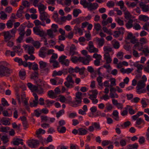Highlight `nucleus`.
I'll return each mask as SVG.
<instances>
[{"instance_id":"9d476101","label":"nucleus","mask_w":149,"mask_h":149,"mask_svg":"<svg viewBox=\"0 0 149 149\" xmlns=\"http://www.w3.org/2000/svg\"><path fill=\"white\" fill-rule=\"evenodd\" d=\"M89 93H91V94H89V98L91 100H93V99L96 98L97 97L98 94V91L96 90H91L89 91Z\"/></svg>"},{"instance_id":"a878e982","label":"nucleus","mask_w":149,"mask_h":149,"mask_svg":"<svg viewBox=\"0 0 149 149\" xmlns=\"http://www.w3.org/2000/svg\"><path fill=\"white\" fill-rule=\"evenodd\" d=\"M104 58L106 61V63H111L112 59L111 58L109 54H104Z\"/></svg>"},{"instance_id":"412c9836","label":"nucleus","mask_w":149,"mask_h":149,"mask_svg":"<svg viewBox=\"0 0 149 149\" xmlns=\"http://www.w3.org/2000/svg\"><path fill=\"white\" fill-rule=\"evenodd\" d=\"M40 15V19L44 22L48 16V14L45 12L41 13Z\"/></svg>"},{"instance_id":"8fccbe9b","label":"nucleus","mask_w":149,"mask_h":149,"mask_svg":"<svg viewBox=\"0 0 149 149\" xmlns=\"http://www.w3.org/2000/svg\"><path fill=\"white\" fill-rule=\"evenodd\" d=\"M63 74L62 71H59L57 72L56 70H54L52 74L53 77H55V76L58 75L61 76Z\"/></svg>"},{"instance_id":"393cba45","label":"nucleus","mask_w":149,"mask_h":149,"mask_svg":"<svg viewBox=\"0 0 149 149\" xmlns=\"http://www.w3.org/2000/svg\"><path fill=\"white\" fill-rule=\"evenodd\" d=\"M79 25L76 24L74 27L73 31H75V33L76 34L77 32L80 33H82V30L79 28Z\"/></svg>"},{"instance_id":"423d86ee","label":"nucleus","mask_w":149,"mask_h":149,"mask_svg":"<svg viewBox=\"0 0 149 149\" xmlns=\"http://www.w3.org/2000/svg\"><path fill=\"white\" fill-rule=\"evenodd\" d=\"M98 6V4L97 3H92L91 2H88V5L86 7L89 10L92 11L93 10L97 9Z\"/></svg>"},{"instance_id":"4d7b16f0","label":"nucleus","mask_w":149,"mask_h":149,"mask_svg":"<svg viewBox=\"0 0 149 149\" xmlns=\"http://www.w3.org/2000/svg\"><path fill=\"white\" fill-rule=\"evenodd\" d=\"M105 109H107L109 111L111 110L113 108L112 104L109 102H108L106 104Z\"/></svg>"},{"instance_id":"bf43d9fd","label":"nucleus","mask_w":149,"mask_h":149,"mask_svg":"<svg viewBox=\"0 0 149 149\" xmlns=\"http://www.w3.org/2000/svg\"><path fill=\"white\" fill-rule=\"evenodd\" d=\"M80 3L84 7L86 8L87 6L88 3L87 2L86 0H81L80 1Z\"/></svg>"},{"instance_id":"2eb2a0df","label":"nucleus","mask_w":149,"mask_h":149,"mask_svg":"<svg viewBox=\"0 0 149 149\" xmlns=\"http://www.w3.org/2000/svg\"><path fill=\"white\" fill-rule=\"evenodd\" d=\"M25 26L21 25L18 28V30L19 32V36L24 37L25 34Z\"/></svg>"},{"instance_id":"5701e85b","label":"nucleus","mask_w":149,"mask_h":149,"mask_svg":"<svg viewBox=\"0 0 149 149\" xmlns=\"http://www.w3.org/2000/svg\"><path fill=\"white\" fill-rule=\"evenodd\" d=\"M23 140L21 139H17L16 140L12 141L11 142V144H13L14 145L18 146L19 144L22 145L23 144V143L22 142H20V141H22Z\"/></svg>"},{"instance_id":"c756f323","label":"nucleus","mask_w":149,"mask_h":149,"mask_svg":"<svg viewBox=\"0 0 149 149\" xmlns=\"http://www.w3.org/2000/svg\"><path fill=\"white\" fill-rule=\"evenodd\" d=\"M139 19L141 21H143L146 22L148 21L149 18L147 16L141 15L139 16Z\"/></svg>"},{"instance_id":"dca6fc26","label":"nucleus","mask_w":149,"mask_h":149,"mask_svg":"<svg viewBox=\"0 0 149 149\" xmlns=\"http://www.w3.org/2000/svg\"><path fill=\"white\" fill-rule=\"evenodd\" d=\"M134 66L137 68L136 71L138 73L141 72V71L143 68V66L141 64H139L137 63H135L134 64Z\"/></svg>"},{"instance_id":"774afa93","label":"nucleus","mask_w":149,"mask_h":149,"mask_svg":"<svg viewBox=\"0 0 149 149\" xmlns=\"http://www.w3.org/2000/svg\"><path fill=\"white\" fill-rule=\"evenodd\" d=\"M92 125L94 126V127L96 130H100V126L99 123L96 122L93 123Z\"/></svg>"},{"instance_id":"7c9ffc66","label":"nucleus","mask_w":149,"mask_h":149,"mask_svg":"<svg viewBox=\"0 0 149 149\" xmlns=\"http://www.w3.org/2000/svg\"><path fill=\"white\" fill-rule=\"evenodd\" d=\"M39 74L38 71H34L32 72L31 75V79L34 80H36L38 78Z\"/></svg>"},{"instance_id":"680f3d73","label":"nucleus","mask_w":149,"mask_h":149,"mask_svg":"<svg viewBox=\"0 0 149 149\" xmlns=\"http://www.w3.org/2000/svg\"><path fill=\"white\" fill-rule=\"evenodd\" d=\"M115 3L112 1H108L107 3V6L109 8L113 7Z\"/></svg>"},{"instance_id":"58836bf2","label":"nucleus","mask_w":149,"mask_h":149,"mask_svg":"<svg viewBox=\"0 0 149 149\" xmlns=\"http://www.w3.org/2000/svg\"><path fill=\"white\" fill-rule=\"evenodd\" d=\"M103 77L99 76L96 79L97 81V82L99 85L100 86H102L103 85V83H102V79Z\"/></svg>"},{"instance_id":"864d4df0","label":"nucleus","mask_w":149,"mask_h":149,"mask_svg":"<svg viewBox=\"0 0 149 149\" xmlns=\"http://www.w3.org/2000/svg\"><path fill=\"white\" fill-rule=\"evenodd\" d=\"M133 28L136 30H139L141 29V27L139 24L135 23L133 25Z\"/></svg>"},{"instance_id":"f8f14e48","label":"nucleus","mask_w":149,"mask_h":149,"mask_svg":"<svg viewBox=\"0 0 149 149\" xmlns=\"http://www.w3.org/2000/svg\"><path fill=\"white\" fill-rule=\"evenodd\" d=\"M22 101L24 103V106L26 108L28 107V100L26 98V95L24 93H22L21 95Z\"/></svg>"},{"instance_id":"e433bc0d","label":"nucleus","mask_w":149,"mask_h":149,"mask_svg":"<svg viewBox=\"0 0 149 149\" xmlns=\"http://www.w3.org/2000/svg\"><path fill=\"white\" fill-rule=\"evenodd\" d=\"M81 10L79 9H74L73 10V14L74 17H77L79 13H81Z\"/></svg>"},{"instance_id":"49530a36","label":"nucleus","mask_w":149,"mask_h":149,"mask_svg":"<svg viewBox=\"0 0 149 149\" xmlns=\"http://www.w3.org/2000/svg\"><path fill=\"white\" fill-rule=\"evenodd\" d=\"M64 46L63 44H61L60 46L56 45L55 48L60 51H63L64 50Z\"/></svg>"},{"instance_id":"c85d7f7f","label":"nucleus","mask_w":149,"mask_h":149,"mask_svg":"<svg viewBox=\"0 0 149 149\" xmlns=\"http://www.w3.org/2000/svg\"><path fill=\"white\" fill-rule=\"evenodd\" d=\"M103 49L105 52L104 54H109V52L112 51L111 48L109 46H104L103 47Z\"/></svg>"},{"instance_id":"f03ea898","label":"nucleus","mask_w":149,"mask_h":149,"mask_svg":"<svg viewBox=\"0 0 149 149\" xmlns=\"http://www.w3.org/2000/svg\"><path fill=\"white\" fill-rule=\"evenodd\" d=\"M28 146L32 148H35L39 145V141L37 140L32 139L27 142Z\"/></svg>"},{"instance_id":"9b49d317","label":"nucleus","mask_w":149,"mask_h":149,"mask_svg":"<svg viewBox=\"0 0 149 149\" xmlns=\"http://www.w3.org/2000/svg\"><path fill=\"white\" fill-rule=\"evenodd\" d=\"M79 67L76 66L74 68H70L68 69V72L74 77L76 76V75L75 74H74V72L78 73L79 71Z\"/></svg>"},{"instance_id":"37998d69","label":"nucleus","mask_w":149,"mask_h":149,"mask_svg":"<svg viewBox=\"0 0 149 149\" xmlns=\"http://www.w3.org/2000/svg\"><path fill=\"white\" fill-rule=\"evenodd\" d=\"M140 43L143 45V44H147L148 42L147 39L145 38H141L139 40Z\"/></svg>"},{"instance_id":"338daca9","label":"nucleus","mask_w":149,"mask_h":149,"mask_svg":"<svg viewBox=\"0 0 149 149\" xmlns=\"http://www.w3.org/2000/svg\"><path fill=\"white\" fill-rule=\"evenodd\" d=\"M50 63H52V65L54 68H57L59 67L58 63L56 61H51Z\"/></svg>"},{"instance_id":"4c0bfd02","label":"nucleus","mask_w":149,"mask_h":149,"mask_svg":"<svg viewBox=\"0 0 149 149\" xmlns=\"http://www.w3.org/2000/svg\"><path fill=\"white\" fill-rule=\"evenodd\" d=\"M30 55V56H29L27 55H25L24 56V57L26 61L28 59L33 60L35 59V57L34 55H32V54Z\"/></svg>"},{"instance_id":"6ab92c4d","label":"nucleus","mask_w":149,"mask_h":149,"mask_svg":"<svg viewBox=\"0 0 149 149\" xmlns=\"http://www.w3.org/2000/svg\"><path fill=\"white\" fill-rule=\"evenodd\" d=\"M76 47L74 45H72L70 47L69 55L71 56L75 55L76 52L75 51Z\"/></svg>"},{"instance_id":"79ce46f5","label":"nucleus","mask_w":149,"mask_h":149,"mask_svg":"<svg viewBox=\"0 0 149 149\" xmlns=\"http://www.w3.org/2000/svg\"><path fill=\"white\" fill-rule=\"evenodd\" d=\"M53 33L54 32L51 31V30L49 29L47 30V34L51 38H54L55 36Z\"/></svg>"},{"instance_id":"b1692460","label":"nucleus","mask_w":149,"mask_h":149,"mask_svg":"<svg viewBox=\"0 0 149 149\" xmlns=\"http://www.w3.org/2000/svg\"><path fill=\"white\" fill-rule=\"evenodd\" d=\"M133 20L131 19H130L125 24V25L127 29H129L133 27Z\"/></svg>"},{"instance_id":"603ef678","label":"nucleus","mask_w":149,"mask_h":149,"mask_svg":"<svg viewBox=\"0 0 149 149\" xmlns=\"http://www.w3.org/2000/svg\"><path fill=\"white\" fill-rule=\"evenodd\" d=\"M40 67V68H44L46 67L47 65V64L46 62L42 61H40L39 62Z\"/></svg>"},{"instance_id":"f704fd0d","label":"nucleus","mask_w":149,"mask_h":149,"mask_svg":"<svg viewBox=\"0 0 149 149\" xmlns=\"http://www.w3.org/2000/svg\"><path fill=\"white\" fill-rule=\"evenodd\" d=\"M74 83H72L68 81H65L64 83V84L67 88H72L74 87Z\"/></svg>"},{"instance_id":"69168bd1","label":"nucleus","mask_w":149,"mask_h":149,"mask_svg":"<svg viewBox=\"0 0 149 149\" xmlns=\"http://www.w3.org/2000/svg\"><path fill=\"white\" fill-rule=\"evenodd\" d=\"M115 21L120 25L123 26L124 25L123 21L121 20L119 18L116 19Z\"/></svg>"},{"instance_id":"09e8293b","label":"nucleus","mask_w":149,"mask_h":149,"mask_svg":"<svg viewBox=\"0 0 149 149\" xmlns=\"http://www.w3.org/2000/svg\"><path fill=\"white\" fill-rule=\"evenodd\" d=\"M47 53L44 51H40L39 52V56L40 57L45 58L46 55Z\"/></svg>"},{"instance_id":"2f4dec72","label":"nucleus","mask_w":149,"mask_h":149,"mask_svg":"<svg viewBox=\"0 0 149 149\" xmlns=\"http://www.w3.org/2000/svg\"><path fill=\"white\" fill-rule=\"evenodd\" d=\"M138 147V144L137 143H135L133 144H129L127 147L129 149H137Z\"/></svg>"},{"instance_id":"0eeeda50","label":"nucleus","mask_w":149,"mask_h":149,"mask_svg":"<svg viewBox=\"0 0 149 149\" xmlns=\"http://www.w3.org/2000/svg\"><path fill=\"white\" fill-rule=\"evenodd\" d=\"M82 102V99L75 98V100L71 102V106L72 107H77L81 105Z\"/></svg>"},{"instance_id":"3c124183","label":"nucleus","mask_w":149,"mask_h":149,"mask_svg":"<svg viewBox=\"0 0 149 149\" xmlns=\"http://www.w3.org/2000/svg\"><path fill=\"white\" fill-rule=\"evenodd\" d=\"M32 44L36 48L38 49L40 46V44L38 41H34L32 42Z\"/></svg>"},{"instance_id":"20e7f679","label":"nucleus","mask_w":149,"mask_h":149,"mask_svg":"<svg viewBox=\"0 0 149 149\" xmlns=\"http://www.w3.org/2000/svg\"><path fill=\"white\" fill-rule=\"evenodd\" d=\"M86 58L80 57V61L82 62L85 65H88L90 61L91 60V57L90 55H88L86 57Z\"/></svg>"},{"instance_id":"a19ab883","label":"nucleus","mask_w":149,"mask_h":149,"mask_svg":"<svg viewBox=\"0 0 149 149\" xmlns=\"http://www.w3.org/2000/svg\"><path fill=\"white\" fill-rule=\"evenodd\" d=\"M101 26L99 23L95 24L94 25V29H95L97 31L101 30Z\"/></svg>"},{"instance_id":"4be33fe9","label":"nucleus","mask_w":149,"mask_h":149,"mask_svg":"<svg viewBox=\"0 0 149 149\" xmlns=\"http://www.w3.org/2000/svg\"><path fill=\"white\" fill-rule=\"evenodd\" d=\"M136 93L140 94L142 93H144L146 92V89L143 88L138 87L136 86Z\"/></svg>"},{"instance_id":"4468645a","label":"nucleus","mask_w":149,"mask_h":149,"mask_svg":"<svg viewBox=\"0 0 149 149\" xmlns=\"http://www.w3.org/2000/svg\"><path fill=\"white\" fill-rule=\"evenodd\" d=\"M45 132V130L40 128L38 130H37L36 132V134L37 135L38 138L41 141H42V137L40 134H44Z\"/></svg>"},{"instance_id":"13d9d810","label":"nucleus","mask_w":149,"mask_h":149,"mask_svg":"<svg viewBox=\"0 0 149 149\" xmlns=\"http://www.w3.org/2000/svg\"><path fill=\"white\" fill-rule=\"evenodd\" d=\"M67 81H66L70 82L72 83H74V81L72 79L71 76L70 75H68L66 78Z\"/></svg>"},{"instance_id":"de8ad7c7","label":"nucleus","mask_w":149,"mask_h":149,"mask_svg":"<svg viewBox=\"0 0 149 149\" xmlns=\"http://www.w3.org/2000/svg\"><path fill=\"white\" fill-rule=\"evenodd\" d=\"M48 95L50 98L55 97V93L52 90H50L48 92Z\"/></svg>"},{"instance_id":"6e6d98bb","label":"nucleus","mask_w":149,"mask_h":149,"mask_svg":"<svg viewBox=\"0 0 149 149\" xmlns=\"http://www.w3.org/2000/svg\"><path fill=\"white\" fill-rule=\"evenodd\" d=\"M1 16L0 18L2 19H5L7 18V15L3 11H1L0 12Z\"/></svg>"},{"instance_id":"ddd939ff","label":"nucleus","mask_w":149,"mask_h":149,"mask_svg":"<svg viewBox=\"0 0 149 149\" xmlns=\"http://www.w3.org/2000/svg\"><path fill=\"white\" fill-rule=\"evenodd\" d=\"M143 45L139 42H136L132 47V49H137L139 51H142L143 48Z\"/></svg>"},{"instance_id":"f257e3e1","label":"nucleus","mask_w":149,"mask_h":149,"mask_svg":"<svg viewBox=\"0 0 149 149\" xmlns=\"http://www.w3.org/2000/svg\"><path fill=\"white\" fill-rule=\"evenodd\" d=\"M9 63L6 61H0V74L2 76H8L9 70L8 66Z\"/></svg>"},{"instance_id":"c9c22d12","label":"nucleus","mask_w":149,"mask_h":149,"mask_svg":"<svg viewBox=\"0 0 149 149\" xmlns=\"http://www.w3.org/2000/svg\"><path fill=\"white\" fill-rule=\"evenodd\" d=\"M58 28V26L57 25L55 24H53L52 25V28L49 29L54 33H56L57 31V29Z\"/></svg>"},{"instance_id":"7ed1b4c3","label":"nucleus","mask_w":149,"mask_h":149,"mask_svg":"<svg viewBox=\"0 0 149 149\" xmlns=\"http://www.w3.org/2000/svg\"><path fill=\"white\" fill-rule=\"evenodd\" d=\"M88 45L89 47L88 51L89 52L91 53L98 52L99 51L98 49L94 47L92 42L91 41L89 42Z\"/></svg>"},{"instance_id":"aec40b11","label":"nucleus","mask_w":149,"mask_h":149,"mask_svg":"<svg viewBox=\"0 0 149 149\" xmlns=\"http://www.w3.org/2000/svg\"><path fill=\"white\" fill-rule=\"evenodd\" d=\"M19 76L21 79L24 80L26 77V72L24 70H21L19 72Z\"/></svg>"},{"instance_id":"cd10ccee","label":"nucleus","mask_w":149,"mask_h":149,"mask_svg":"<svg viewBox=\"0 0 149 149\" xmlns=\"http://www.w3.org/2000/svg\"><path fill=\"white\" fill-rule=\"evenodd\" d=\"M79 135H84L87 134V131L83 128H79L78 129Z\"/></svg>"},{"instance_id":"473e14b6","label":"nucleus","mask_w":149,"mask_h":149,"mask_svg":"<svg viewBox=\"0 0 149 149\" xmlns=\"http://www.w3.org/2000/svg\"><path fill=\"white\" fill-rule=\"evenodd\" d=\"M113 116V118L116 121H118L119 119L118 113L117 110H114L112 113Z\"/></svg>"},{"instance_id":"ea45409f","label":"nucleus","mask_w":149,"mask_h":149,"mask_svg":"<svg viewBox=\"0 0 149 149\" xmlns=\"http://www.w3.org/2000/svg\"><path fill=\"white\" fill-rule=\"evenodd\" d=\"M146 86V84L143 80L139 81L137 84V86L144 88Z\"/></svg>"},{"instance_id":"5fc2aeb1","label":"nucleus","mask_w":149,"mask_h":149,"mask_svg":"<svg viewBox=\"0 0 149 149\" xmlns=\"http://www.w3.org/2000/svg\"><path fill=\"white\" fill-rule=\"evenodd\" d=\"M17 29L14 28L11 31V33L12 34V35H11L10 34V39L11 38V37H12L14 38L15 37V34L16 32Z\"/></svg>"},{"instance_id":"39448f33","label":"nucleus","mask_w":149,"mask_h":149,"mask_svg":"<svg viewBox=\"0 0 149 149\" xmlns=\"http://www.w3.org/2000/svg\"><path fill=\"white\" fill-rule=\"evenodd\" d=\"M33 95L34 97V100H33V102H31L30 103V106L31 107H36L39 103L38 101V96L35 93H33Z\"/></svg>"},{"instance_id":"bb28decb","label":"nucleus","mask_w":149,"mask_h":149,"mask_svg":"<svg viewBox=\"0 0 149 149\" xmlns=\"http://www.w3.org/2000/svg\"><path fill=\"white\" fill-rule=\"evenodd\" d=\"M57 130L59 133H63L65 132L66 129L64 126H57Z\"/></svg>"},{"instance_id":"1a4fd4ad","label":"nucleus","mask_w":149,"mask_h":149,"mask_svg":"<svg viewBox=\"0 0 149 149\" xmlns=\"http://www.w3.org/2000/svg\"><path fill=\"white\" fill-rule=\"evenodd\" d=\"M4 37V41L6 42H8L7 45L9 46V31H4L2 33Z\"/></svg>"},{"instance_id":"72a5a7b5","label":"nucleus","mask_w":149,"mask_h":149,"mask_svg":"<svg viewBox=\"0 0 149 149\" xmlns=\"http://www.w3.org/2000/svg\"><path fill=\"white\" fill-rule=\"evenodd\" d=\"M143 124L144 125L145 124V122L143 119L141 118H138L136 121L135 125H140L141 124Z\"/></svg>"},{"instance_id":"6e6552de","label":"nucleus","mask_w":149,"mask_h":149,"mask_svg":"<svg viewBox=\"0 0 149 149\" xmlns=\"http://www.w3.org/2000/svg\"><path fill=\"white\" fill-rule=\"evenodd\" d=\"M23 47H24L25 50L28 51V53L29 54H31L34 53V49L33 47L27 45H23Z\"/></svg>"},{"instance_id":"a211bd4d","label":"nucleus","mask_w":149,"mask_h":149,"mask_svg":"<svg viewBox=\"0 0 149 149\" xmlns=\"http://www.w3.org/2000/svg\"><path fill=\"white\" fill-rule=\"evenodd\" d=\"M40 13L45 12V11L47 8V7L44 4L41 3H40L38 7Z\"/></svg>"},{"instance_id":"a18cd8bd","label":"nucleus","mask_w":149,"mask_h":149,"mask_svg":"<svg viewBox=\"0 0 149 149\" xmlns=\"http://www.w3.org/2000/svg\"><path fill=\"white\" fill-rule=\"evenodd\" d=\"M54 102L55 101H54L52 100H47L45 101V103L47 107H49L52 105Z\"/></svg>"},{"instance_id":"c03bdc74","label":"nucleus","mask_w":149,"mask_h":149,"mask_svg":"<svg viewBox=\"0 0 149 149\" xmlns=\"http://www.w3.org/2000/svg\"><path fill=\"white\" fill-rule=\"evenodd\" d=\"M58 58V55L57 54H56L53 53L52 54V56L51 57L50 59L49 60V62H51V61H56V59L57 58Z\"/></svg>"},{"instance_id":"0e129e2a","label":"nucleus","mask_w":149,"mask_h":149,"mask_svg":"<svg viewBox=\"0 0 149 149\" xmlns=\"http://www.w3.org/2000/svg\"><path fill=\"white\" fill-rule=\"evenodd\" d=\"M71 60L72 62L75 63L77 62L78 61H80L79 57H77L74 56L71 58Z\"/></svg>"},{"instance_id":"052dcab7","label":"nucleus","mask_w":149,"mask_h":149,"mask_svg":"<svg viewBox=\"0 0 149 149\" xmlns=\"http://www.w3.org/2000/svg\"><path fill=\"white\" fill-rule=\"evenodd\" d=\"M110 97L111 98H117L118 97V94L115 93L110 92L109 93Z\"/></svg>"},{"instance_id":"f3484780","label":"nucleus","mask_w":149,"mask_h":149,"mask_svg":"<svg viewBox=\"0 0 149 149\" xmlns=\"http://www.w3.org/2000/svg\"><path fill=\"white\" fill-rule=\"evenodd\" d=\"M139 6L143 12H147L148 11L149 7L148 5H147L143 2H141L139 3Z\"/></svg>"},{"instance_id":"e2e57ef3","label":"nucleus","mask_w":149,"mask_h":149,"mask_svg":"<svg viewBox=\"0 0 149 149\" xmlns=\"http://www.w3.org/2000/svg\"><path fill=\"white\" fill-rule=\"evenodd\" d=\"M125 17L127 19H130L131 17V15L130 12L128 11H126L124 13Z\"/></svg>"}]
</instances>
